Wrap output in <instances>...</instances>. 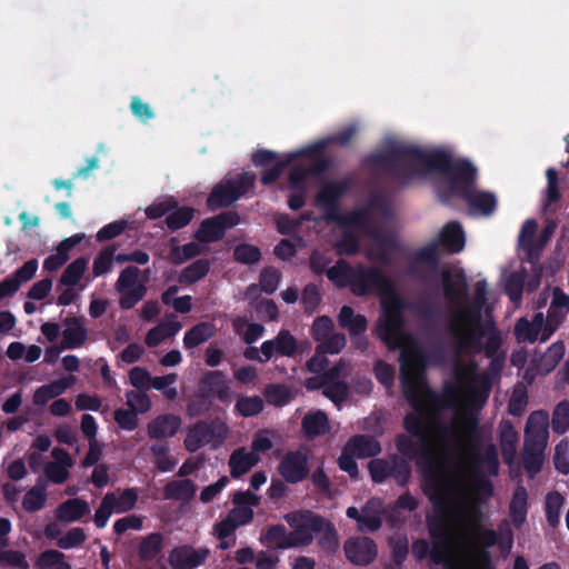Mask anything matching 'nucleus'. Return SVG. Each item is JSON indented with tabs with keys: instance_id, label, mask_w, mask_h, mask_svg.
Returning <instances> with one entry per match:
<instances>
[{
	"instance_id": "nucleus-1",
	"label": "nucleus",
	"mask_w": 569,
	"mask_h": 569,
	"mask_svg": "<svg viewBox=\"0 0 569 569\" xmlns=\"http://www.w3.org/2000/svg\"><path fill=\"white\" fill-rule=\"evenodd\" d=\"M367 161L401 184H407L423 173L440 174L437 194L443 204L459 198L472 211L486 217L497 209V197L493 192L476 190L477 168L469 160L453 159L443 150L426 151L413 144L390 142L383 150L370 154Z\"/></svg>"
},
{
	"instance_id": "nucleus-2",
	"label": "nucleus",
	"mask_w": 569,
	"mask_h": 569,
	"mask_svg": "<svg viewBox=\"0 0 569 569\" xmlns=\"http://www.w3.org/2000/svg\"><path fill=\"white\" fill-rule=\"evenodd\" d=\"M395 446L398 453L377 458L382 450L380 442L368 435H356L346 443V450L360 459L372 458L367 466L372 482L383 483L392 479L401 488L408 486L412 476L410 462L416 460L423 480V493L436 508L443 506L450 492V480L442 471L439 456L427 442L426 447H422L419 439L410 433L397 435Z\"/></svg>"
},
{
	"instance_id": "nucleus-3",
	"label": "nucleus",
	"mask_w": 569,
	"mask_h": 569,
	"mask_svg": "<svg viewBox=\"0 0 569 569\" xmlns=\"http://www.w3.org/2000/svg\"><path fill=\"white\" fill-rule=\"evenodd\" d=\"M442 433L470 458L475 471L472 490L477 499L480 501L489 499L493 495V485L479 472L482 466H487L490 473L497 475L499 458L495 445L482 449L478 415L476 412L461 413L453 423L442 428Z\"/></svg>"
},
{
	"instance_id": "nucleus-4",
	"label": "nucleus",
	"mask_w": 569,
	"mask_h": 569,
	"mask_svg": "<svg viewBox=\"0 0 569 569\" xmlns=\"http://www.w3.org/2000/svg\"><path fill=\"white\" fill-rule=\"evenodd\" d=\"M447 329L453 339L457 355L485 353L487 358H493L502 345L501 332L496 325H482L480 306H465L458 309Z\"/></svg>"
},
{
	"instance_id": "nucleus-5",
	"label": "nucleus",
	"mask_w": 569,
	"mask_h": 569,
	"mask_svg": "<svg viewBox=\"0 0 569 569\" xmlns=\"http://www.w3.org/2000/svg\"><path fill=\"white\" fill-rule=\"evenodd\" d=\"M399 362L402 393L413 409L412 412L403 417V428L407 433L418 438L422 447H426L427 410L421 399V392L426 386L421 382V378L426 368L427 357L419 348L402 349Z\"/></svg>"
},
{
	"instance_id": "nucleus-6",
	"label": "nucleus",
	"mask_w": 569,
	"mask_h": 569,
	"mask_svg": "<svg viewBox=\"0 0 569 569\" xmlns=\"http://www.w3.org/2000/svg\"><path fill=\"white\" fill-rule=\"evenodd\" d=\"M440 461L442 462L443 473L450 480V492L446 497L443 506L440 508L433 507L435 511L439 513L440 517L431 518L427 521L428 532L432 539L430 560L437 566H443V569H459L453 561L452 537L450 527L445 517L447 502L455 491V483L447 470L446 461L443 459H440ZM432 506L435 505L432 503Z\"/></svg>"
},
{
	"instance_id": "nucleus-7",
	"label": "nucleus",
	"mask_w": 569,
	"mask_h": 569,
	"mask_svg": "<svg viewBox=\"0 0 569 569\" xmlns=\"http://www.w3.org/2000/svg\"><path fill=\"white\" fill-rule=\"evenodd\" d=\"M406 303L402 298L392 292V297L382 302V315L377 323L378 338L390 349L402 347Z\"/></svg>"
},
{
	"instance_id": "nucleus-8",
	"label": "nucleus",
	"mask_w": 569,
	"mask_h": 569,
	"mask_svg": "<svg viewBox=\"0 0 569 569\" xmlns=\"http://www.w3.org/2000/svg\"><path fill=\"white\" fill-rule=\"evenodd\" d=\"M256 182V174L242 172L234 179H224L217 183L207 198V207L214 211L227 208L249 192Z\"/></svg>"
},
{
	"instance_id": "nucleus-9",
	"label": "nucleus",
	"mask_w": 569,
	"mask_h": 569,
	"mask_svg": "<svg viewBox=\"0 0 569 569\" xmlns=\"http://www.w3.org/2000/svg\"><path fill=\"white\" fill-rule=\"evenodd\" d=\"M286 521L293 528L289 532V548L307 547L313 540V533L321 532L325 518L312 511H293L284 516Z\"/></svg>"
},
{
	"instance_id": "nucleus-10",
	"label": "nucleus",
	"mask_w": 569,
	"mask_h": 569,
	"mask_svg": "<svg viewBox=\"0 0 569 569\" xmlns=\"http://www.w3.org/2000/svg\"><path fill=\"white\" fill-rule=\"evenodd\" d=\"M351 291L358 297L370 293L388 295L393 292V283L380 268L358 264Z\"/></svg>"
},
{
	"instance_id": "nucleus-11",
	"label": "nucleus",
	"mask_w": 569,
	"mask_h": 569,
	"mask_svg": "<svg viewBox=\"0 0 569 569\" xmlns=\"http://www.w3.org/2000/svg\"><path fill=\"white\" fill-rule=\"evenodd\" d=\"M349 183L346 180H331L325 182L318 190L315 202L323 210V219L328 223L342 221L340 214V200L347 193Z\"/></svg>"
},
{
	"instance_id": "nucleus-12",
	"label": "nucleus",
	"mask_w": 569,
	"mask_h": 569,
	"mask_svg": "<svg viewBox=\"0 0 569 569\" xmlns=\"http://www.w3.org/2000/svg\"><path fill=\"white\" fill-rule=\"evenodd\" d=\"M240 222L236 211H223L214 217L201 221L194 232V239L201 243H212L223 239L226 231Z\"/></svg>"
},
{
	"instance_id": "nucleus-13",
	"label": "nucleus",
	"mask_w": 569,
	"mask_h": 569,
	"mask_svg": "<svg viewBox=\"0 0 569 569\" xmlns=\"http://www.w3.org/2000/svg\"><path fill=\"white\" fill-rule=\"evenodd\" d=\"M422 395L425 396L426 400H422V402L427 410L426 428L428 438L431 425L433 423L435 420V416L439 413L441 409L452 408L457 405L460 395V389L455 383H447L443 388V392L439 395L426 386L422 389L421 396ZM427 443L429 445L428 441Z\"/></svg>"
},
{
	"instance_id": "nucleus-14",
	"label": "nucleus",
	"mask_w": 569,
	"mask_h": 569,
	"mask_svg": "<svg viewBox=\"0 0 569 569\" xmlns=\"http://www.w3.org/2000/svg\"><path fill=\"white\" fill-rule=\"evenodd\" d=\"M277 470L287 483H299L309 477V457L301 449L290 450L283 455Z\"/></svg>"
},
{
	"instance_id": "nucleus-15",
	"label": "nucleus",
	"mask_w": 569,
	"mask_h": 569,
	"mask_svg": "<svg viewBox=\"0 0 569 569\" xmlns=\"http://www.w3.org/2000/svg\"><path fill=\"white\" fill-rule=\"evenodd\" d=\"M346 558L356 566H369L378 556V547L373 539L360 536L350 538L343 543Z\"/></svg>"
},
{
	"instance_id": "nucleus-16",
	"label": "nucleus",
	"mask_w": 569,
	"mask_h": 569,
	"mask_svg": "<svg viewBox=\"0 0 569 569\" xmlns=\"http://www.w3.org/2000/svg\"><path fill=\"white\" fill-rule=\"evenodd\" d=\"M481 515V511L479 508L475 507L471 510L470 513V522L472 527L471 538L472 542L476 546L481 547L482 549L478 551L477 558L479 560L489 562L490 561V555L486 550L488 548H491L500 542V535L495 531L493 529L483 527L480 521L479 517Z\"/></svg>"
},
{
	"instance_id": "nucleus-17",
	"label": "nucleus",
	"mask_w": 569,
	"mask_h": 569,
	"mask_svg": "<svg viewBox=\"0 0 569 569\" xmlns=\"http://www.w3.org/2000/svg\"><path fill=\"white\" fill-rule=\"evenodd\" d=\"M441 277L442 291L446 300L459 309L469 306L467 303L468 282L465 273L462 271L452 273L450 270L446 269L442 271Z\"/></svg>"
},
{
	"instance_id": "nucleus-18",
	"label": "nucleus",
	"mask_w": 569,
	"mask_h": 569,
	"mask_svg": "<svg viewBox=\"0 0 569 569\" xmlns=\"http://www.w3.org/2000/svg\"><path fill=\"white\" fill-rule=\"evenodd\" d=\"M198 391L212 400L217 398L222 403L231 402L233 396L226 381V375L220 370L206 372L199 381Z\"/></svg>"
},
{
	"instance_id": "nucleus-19",
	"label": "nucleus",
	"mask_w": 569,
	"mask_h": 569,
	"mask_svg": "<svg viewBox=\"0 0 569 569\" xmlns=\"http://www.w3.org/2000/svg\"><path fill=\"white\" fill-rule=\"evenodd\" d=\"M209 555L207 547L194 549L190 545H182L170 551L169 562L174 569H194L203 565Z\"/></svg>"
},
{
	"instance_id": "nucleus-20",
	"label": "nucleus",
	"mask_w": 569,
	"mask_h": 569,
	"mask_svg": "<svg viewBox=\"0 0 569 569\" xmlns=\"http://www.w3.org/2000/svg\"><path fill=\"white\" fill-rule=\"evenodd\" d=\"M260 352L263 360H270L276 355L291 358L298 352V340L289 330L281 329L273 339L262 342Z\"/></svg>"
},
{
	"instance_id": "nucleus-21",
	"label": "nucleus",
	"mask_w": 569,
	"mask_h": 569,
	"mask_svg": "<svg viewBox=\"0 0 569 569\" xmlns=\"http://www.w3.org/2000/svg\"><path fill=\"white\" fill-rule=\"evenodd\" d=\"M549 415L546 410H537L530 413L525 428L526 445L536 447L547 446L549 437Z\"/></svg>"
},
{
	"instance_id": "nucleus-22",
	"label": "nucleus",
	"mask_w": 569,
	"mask_h": 569,
	"mask_svg": "<svg viewBox=\"0 0 569 569\" xmlns=\"http://www.w3.org/2000/svg\"><path fill=\"white\" fill-rule=\"evenodd\" d=\"M218 437L221 435L217 432L212 422L199 420L188 429L183 445L187 451L196 452Z\"/></svg>"
},
{
	"instance_id": "nucleus-23",
	"label": "nucleus",
	"mask_w": 569,
	"mask_h": 569,
	"mask_svg": "<svg viewBox=\"0 0 569 569\" xmlns=\"http://www.w3.org/2000/svg\"><path fill=\"white\" fill-rule=\"evenodd\" d=\"M359 131V126L357 123H350L339 131L319 140L312 146H308L302 149L301 154H312L323 152V150L329 146H339V147H348L352 140L357 137Z\"/></svg>"
},
{
	"instance_id": "nucleus-24",
	"label": "nucleus",
	"mask_w": 569,
	"mask_h": 569,
	"mask_svg": "<svg viewBox=\"0 0 569 569\" xmlns=\"http://www.w3.org/2000/svg\"><path fill=\"white\" fill-rule=\"evenodd\" d=\"M181 426V419L171 413L159 415L147 427L151 439H167L173 437Z\"/></svg>"
},
{
	"instance_id": "nucleus-25",
	"label": "nucleus",
	"mask_w": 569,
	"mask_h": 569,
	"mask_svg": "<svg viewBox=\"0 0 569 569\" xmlns=\"http://www.w3.org/2000/svg\"><path fill=\"white\" fill-rule=\"evenodd\" d=\"M436 240L450 253L460 252L466 242L462 227L457 221L446 223Z\"/></svg>"
},
{
	"instance_id": "nucleus-26",
	"label": "nucleus",
	"mask_w": 569,
	"mask_h": 569,
	"mask_svg": "<svg viewBox=\"0 0 569 569\" xmlns=\"http://www.w3.org/2000/svg\"><path fill=\"white\" fill-rule=\"evenodd\" d=\"M66 329L62 331V348L77 349L88 339V330L81 318L69 317L64 320Z\"/></svg>"
},
{
	"instance_id": "nucleus-27",
	"label": "nucleus",
	"mask_w": 569,
	"mask_h": 569,
	"mask_svg": "<svg viewBox=\"0 0 569 569\" xmlns=\"http://www.w3.org/2000/svg\"><path fill=\"white\" fill-rule=\"evenodd\" d=\"M543 325V313L536 312L532 320L521 317L515 325V336L518 342L535 343L539 338V328Z\"/></svg>"
},
{
	"instance_id": "nucleus-28",
	"label": "nucleus",
	"mask_w": 569,
	"mask_h": 569,
	"mask_svg": "<svg viewBox=\"0 0 569 569\" xmlns=\"http://www.w3.org/2000/svg\"><path fill=\"white\" fill-rule=\"evenodd\" d=\"M338 323L349 331L351 338L362 336L368 328L367 318L363 315H356L350 306L341 307L338 313Z\"/></svg>"
},
{
	"instance_id": "nucleus-29",
	"label": "nucleus",
	"mask_w": 569,
	"mask_h": 569,
	"mask_svg": "<svg viewBox=\"0 0 569 569\" xmlns=\"http://www.w3.org/2000/svg\"><path fill=\"white\" fill-rule=\"evenodd\" d=\"M566 352L563 341L553 342L539 359L535 361V368L540 375H549L562 360Z\"/></svg>"
},
{
	"instance_id": "nucleus-30",
	"label": "nucleus",
	"mask_w": 569,
	"mask_h": 569,
	"mask_svg": "<svg viewBox=\"0 0 569 569\" xmlns=\"http://www.w3.org/2000/svg\"><path fill=\"white\" fill-rule=\"evenodd\" d=\"M109 498V506L116 513H124L132 510L138 501V491L136 488L117 489L107 492L103 497Z\"/></svg>"
},
{
	"instance_id": "nucleus-31",
	"label": "nucleus",
	"mask_w": 569,
	"mask_h": 569,
	"mask_svg": "<svg viewBox=\"0 0 569 569\" xmlns=\"http://www.w3.org/2000/svg\"><path fill=\"white\" fill-rule=\"evenodd\" d=\"M259 461V457L253 452H248L246 448L236 449L229 458L230 475L238 479L247 473Z\"/></svg>"
},
{
	"instance_id": "nucleus-32",
	"label": "nucleus",
	"mask_w": 569,
	"mask_h": 569,
	"mask_svg": "<svg viewBox=\"0 0 569 569\" xmlns=\"http://www.w3.org/2000/svg\"><path fill=\"white\" fill-rule=\"evenodd\" d=\"M301 429L307 439L326 435L330 429L328 416L321 410L310 411L302 418Z\"/></svg>"
},
{
	"instance_id": "nucleus-33",
	"label": "nucleus",
	"mask_w": 569,
	"mask_h": 569,
	"mask_svg": "<svg viewBox=\"0 0 569 569\" xmlns=\"http://www.w3.org/2000/svg\"><path fill=\"white\" fill-rule=\"evenodd\" d=\"M197 491L196 483L190 479L171 480L162 490V497L166 500L189 501Z\"/></svg>"
},
{
	"instance_id": "nucleus-34",
	"label": "nucleus",
	"mask_w": 569,
	"mask_h": 569,
	"mask_svg": "<svg viewBox=\"0 0 569 569\" xmlns=\"http://www.w3.org/2000/svg\"><path fill=\"white\" fill-rule=\"evenodd\" d=\"M181 328V322L177 320L162 321L147 332L144 343L149 348L158 347L164 339L176 336Z\"/></svg>"
},
{
	"instance_id": "nucleus-35",
	"label": "nucleus",
	"mask_w": 569,
	"mask_h": 569,
	"mask_svg": "<svg viewBox=\"0 0 569 569\" xmlns=\"http://www.w3.org/2000/svg\"><path fill=\"white\" fill-rule=\"evenodd\" d=\"M89 512L87 501L73 498L60 503L57 508V518L63 522H73L80 520Z\"/></svg>"
},
{
	"instance_id": "nucleus-36",
	"label": "nucleus",
	"mask_w": 569,
	"mask_h": 569,
	"mask_svg": "<svg viewBox=\"0 0 569 569\" xmlns=\"http://www.w3.org/2000/svg\"><path fill=\"white\" fill-rule=\"evenodd\" d=\"M163 550V536L152 532L142 537L138 547V557L142 562L156 560Z\"/></svg>"
},
{
	"instance_id": "nucleus-37",
	"label": "nucleus",
	"mask_w": 569,
	"mask_h": 569,
	"mask_svg": "<svg viewBox=\"0 0 569 569\" xmlns=\"http://www.w3.org/2000/svg\"><path fill=\"white\" fill-rule=\"evenodd\" d=\"M509 513L515 527L523 525L528 513V492L523 486H517L509 505Z\"/></svg>"
},
{
	"instance_id": "nucleus-38",
	"label": "nucleus",
	"mask_w": 569,
	"mask_h": 569,
	"mask_svg": "<svg viewBox=\"0 0 569 569\" xmlns=\"http://www.w3.org/2000/svg\"><path fill=\"white\" fill-rule=\"evenodd\" d=\"M356 267H352L343 259H339L335 266L327 269V278L337 287L352 289V281L355 277Z\"/></svg>"
},
{
	"instance_id": "nucleus-39",
	"label": "nucleus",
	"mask_w": 569,
	"mask_h": 569,
	"mask_svg": "<svg viewBox=\"0 0 569 569\" xmlns=\"http://www.w3.org/2000/svg\"><path fill=\"white\" fill-rule=\"evenodd\" d=\"M214 335V325L211 322H199L190 328L183 337V347L188 350L208 341Z\"/></svg>"
},
{
	"instance_id": "nucleus-40",
	"label": "nucleus",
	"mask_w": 569,
	"mask_h": 569,
	"mask_svg": "<svg viewBox=\"0 0 569 569\" xmlns=\"http://www.w3.org/2000/svg\"><path fill=\"white\" fill-rule=\"evenodd\" d=\"M491 381L488 376L473 375L468 382V393L472 402L481 407L489 398Z\"/></svg>"
},
{
	"instance_id": "nucleus-41",
	"label": "nucleus",
	"mask_w": 569,
	"mask_h": 569,
	"mask_svg": "<svg viewBox=\"0 0 569 569\" xmlns=\"http://www.w3.org/2000/svg\"><path fill=\"white\" fill-rule=\"evenodd\" d=\"M171 248L169 251L168 259L169 261L174 264L179 266L186 262L187 260L193 259L201 254L202 248L199 243L196 242H188L183 246L176 244L177 239L172 238L170 240Z\"/></svg>"
},
{
	"instance_id": "nucleus-42",
	"label": "nucleus",
	"mask_w": 569,
	"mask_h": 569,
	"mask_svg": "<svg viewBox=\"0 0 569 569\" xmlns=\"http://www.w3.org/2000/svg\"><path fill=\"white\" fill-rule=\"evenodd\" d=\"M210 271V261L206 258L198 259L183 268L178 277L181 284H192L204 278Z\"/></svg>"
},
{
	"instance_id": "nucleus-43",
	"label": "nucleus",
	"mask_w": 569,
	"mask_h": 569,
	"mask_svg": "<svg viewBox=\"0 0 569 569\" xmlns=\"http://www.w3.org/2000/svg\"><path fill=\"white\" fill-rule=\"evenodd\" d=\"M68 386L69 385L66 379H58L48 385L39 387L34 391L33 403L39 407L47 405L51 399L62 395Z\"/></svg>"
},
{
	"instance_id": "nucleus-44",
	"label": "nucleus",
	"mask_w": 569,
	"mask_h": 569,
	"mask_svg": "<svg viewBox=\"0 0 569 569\" xmlns=\"http://www.w3.org/2000/svg\"><path fill=\"white\" fill-rule=\"evenodd\" d=\"M545 449L546 447L543 446L536 447L523 443L522 465L529 475L535 476L541 470Z\"/></svg>"
},
{
	"instance_id": "nucleus-45",
	"label": "nucleus",
	"mask_w": 569,
	"mask_h": 569,
	"mask_svg": "<svg viewBox=\"0 0 569 569\" xmlns=\"http://www.w3.org/2000/svg\"><path fill=\"white\" fill-rule=\"evenodd\" d=\"M153 456V462L161 472L172 471L177 465V459L169 455L170 448L167 442H156L150 447Z\"/></svg>"
},
{
	"instance_id": "nucleus-46",
	"label": "nucleus",
	"mask_w": 569,
	"mask_h": 569,
	"mask_svg": "<svg viewBox=\"0 0 569 569\" xmlns=\"http://www.w3.org/2000/svg\"><path fill=\"white\" fill-rule=\"evenodd\" d=\"M191 207H176L166 217L164 223L170 231H177L188 226L194 217Z\"/></svg>"
},
{
	"instance_id": "nucleus-47",
	"label": "nucleus",
	"mask_w": 569,
	"mask_h": 569,
	"mask_svg": "<svg viewBox=\"0 0 569 569\" xmlns=\"http://www.w3.org/2000/svg\"><path fill=\"white\" fill-rule=\"evenodd\" d=\"M565 503L563 496L558 491H550L545 499V512L548 525L556 528L560 522V510Z\"/></svg>"
},
{
	"instance_id": "nucleus-48",
	"label": "nucleus",
	"mask_w": 569,
	"mask_h": 569,
	"mask_svg": "<svg viewBox=\"0 0 569 569\" xmlns=\"http://www.w3.org/2000/svg\"><path fill=\"white\" fill-rule=\"evenodd\" d=\"M89 263L88 257H80L73 260L67 268L63 270L60 277V283L68 287H73L78 284L81 280L87 267Z\"/></svg>"
},
{
	"instance_id": "nucleus-49",
	"label": "nucleus",
	"mask_w": 569,
	"mask_h": 569,
	"mask_svg": "<svg viewBox=\"0 0 569 569\" xmlns=\"http://www.w3.org/2000/svg\"><path fill=\"white\" fill-rule=\"evenodd\" d=\"M269 405L283 407L292 399L291 390L282 383L267 385L263 392Z\"/></svg>"
},
{
	"instance_id": "nucleus-50",
	"label": "nucleus",
	"mask_w": 569,
	"mask_h": 569,
	"mask_svg": "<svg viewBox=\"0 0 569 569\" xmlns=\"http://www.w3.org/2000/svg\"><path fill=\"white\" fill-rule=\"evenodd\" d=\"M551 428L557 435H565L569 430V401L558 402L552 412Z\"/></svg>"
},
{
	"instance_id": "nucleus-51",
	"label": "nucleus",
	"mask_w": 569,
	"mask_h": 569,
	"mask_svg": "<svg viewBox=\"0 0 569 569\" xmlns=\"http://www.w3.org/2000/svg\"><path fill=\"white\" fill-rule=\"evenodd\" d=\"M234 410L242 417H253L263 410V401L259 396H241L236 402Z\"/></svg>"
},
{
	"instance_id": "nucleus-52",
	"label": "nucleus",
	"mask_w": 569,
	"mask_h": 569,
	"mask_svg": "<svg viewBox=\"0 0 569 569\" xmlns=\"http://www.w3.org/2000/svg\"><path fill=\"white\" fill-rule=\"evenodd\" d=\"M0 566L9 569H30L26 553L13 549H0Z\"/></svg>"
},
{
	"instance_id": "nucleus-53",
	"label": "nucleus",
	"mask_w": 569,
	"mask_h": 569,
	"mask_svg": "<svg viewBox=\"0 0 569 569\" xmlns=\"http://www.w3.org/2000/svg\"><path fill=\"white\" fill-rule=\"evenodd\" d=\"M263 539L277 549H289V533L283 525L270 526L263 535Z\"/></svg>"
},
{
	"instance_id": "nucleus-54",
	"label": "nucleus",
	"mask_w": 569,
	"mask_h": 569,
	"mask_svg": "<svg viewBox=\"0 0 569 569\" xmlns=\"http://www.w3.org/2000/svg\"><path fill=\"white\" fill-rule=\"evenodd\" d=\"M298 158V154H289L286 160L274 163L270 168L264 169L260 176V182L266 186H272L281 177L284 169L291 163L292 160Z\"/></svg>"
},
{
	"instance_id": "nucleus-55",
	"label": "nucleus",
	"mask_w": 569,
	"mask_h": 569,
	"mask_svg": "<svg viewBox=\"0 0 569 569\" xmlns=\"http://www.w3.org/2000/svg\"><path fill=\"white\" fill-rule=\"evenodd\" d=\"M347 339L345 333L336 332L328 336V338H325L322 341H320V345H318L316 352L318 355H336L339 353L346 346Z\"/></svg>"
},
{
	"instance_id": "nucleus-56",
	"label": "nucleus",
	"mask_w": 569,
	"mask_h": 569,
	"mask_svg": "<svg viewBox=\"0 0 569 569\" xmlns=\"http://www.w3.org/2000/svg\"><path fill=\"white\" fill-rule=\"evenodd\" d=\"M233 258L239 263L253 264L261 259V251L253 244L241 243L234 248Z\"/></svg>"
},
{
	"instance_id": "nucleus-57",
	"label": "nucleus",
	"mask_w": 569,
	"mask_h": 569,
	"mask_svg": "<svg viewBox=\"0 0 569 569\" xmlns=\"http://www.w3.org/2000/svg\"><path fill=\"white\" fill-rule=\"evenodd\" d=\"M46 503V489L33 487L27 491L22 500V507L28 512H36L43 508Z\"/></svg>"
},
{
	"instance_id": "nucleus-58",
	"label": "nucleus",
	"mask_w": 569,
	"mask_h": 569,
	"mask_svg": "<svg viewBox=\"0 0 569 569\" xmlns=\"http://www.w3.org/2000/svg\"><path fill=\"white\" fill-rule=\"evenodd\" d=\"M64 555L58 550H46L40 553L38 559V567L40 569H70L69 565L63 561Z\"/></svg>"
},
{
	"instance_id": "nucleus-59",
	"label": "nucleus",
	"mask_w": 569,
	"mask_h": 569,
	"mask_svg": "<svg viewBox=\"0 0 569 569\" xmlns=\"http://www.w3.org/2000/svg\"><path fill=\"white\" fill-rule=\"evenodd\" d=\"M322 393L333 403L345 402L349 396V387L345 381H332L323 385Z\"/></svg>"
},
{
	"instance_id": "nucleus-60",
	"label": "nucleus",
	"mask_w": 569,
	"mask_h": 569,
	"mask_svg": "<svg viewBox=\"0 0 569 569\" xmlns=\"http://www.w3.org/2000/svg\"><path fill=\"white\" fill-rule=\"evenodd\" d=\"M114 247L108 246L103 248L93 260L92 272L94 277H100L110 271L114 254Z\"/></svg>"
},
{
	"instance_id": "nucleus-61",
	"label": "nucleus",
	"mask_w": 569,
	"mask_h": 569,
	"mask_svg": "<svg viewBox=\"0 0 569 569\" xmlns=\"http://www.w3.org/2000/svg\"><path fill=\"white\" fill-rule=\"evenodd\" d=\"M417 262H422L437 268L439 264V244L437 240H432L415 253Z\"/></svg>"
},
{
	"instance_id": "nucleus-62",
	"label": "nucleus",
	"mask_w": 569,
	"mask_h": 569,
	"mask_svg": "<svg viewBox=\"0 0 569 569\" xmlns=\"http://www.w3.org/2000/svg\"><path fill=\"white\" fill-rule=\"evenodd\" d=\"M302 303L307 315L313 313L321 302L320 289L316 283H308L302 290Z\"/></svg>"
},
{
	"instance_id": "nucleus-63",
	"label": "nucleus",
	"mask_w": 569,
	"mask_h": 569,
	"mask_svg": "<svg viewBox=\"0 0 569 569\" xmlns=\"http://www.w3.org/2000/svg\"><path fill=\"white\" fill-rule=\"evenodd\" d=\"M281 273L273 267H267L262 269L259 277L260 288L263 292L271 295L273 293L280 282Z\"/></svg>"
},
{
	"instance_id": "nucleus-64",
	"label": "nucleus",
	"mask_w": 569,
	"mask_h": 569,
	"mask_svg": "<svg viewBox=\"0 0 569 569\" xmlns=\"http://www.w3.org/2000/svg\"><path fill=\"white\" fill-rule=\"evenodd\" d=\"M525 277L521 273L512 272L506 280L505 291L512 302H519L522 298Z\"/></svg>"
}]
</instances>
